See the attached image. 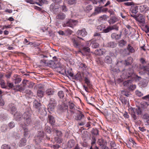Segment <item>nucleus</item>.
I'll return each mask as SVG.
<instances>
[{
  "instance_id": "7",
  "label": "nucleus",
  "mask_w": 149,
  "mask_h": 149,
  "mask_svg": "<svg viewBox=\"0 0 149 149\" xmlns=\"http://www.w3.org/2000/svg\"><path fill=\"white\" fill-rule=\"evenodd\" d=\"M118 26L117 25L115 24L112 26H109L106 29H104L103 31L104 33H107L113 30L118 31Z\"/></svg>"
},
{
  "instance_id": "48",
  "label": "nucleus",
  "mask_w": 149,
  "mask_h": 149,
  "mask_svg": "<svg viewBox=\"0 0 149 149\" xmlns=\"http://www.w3.org/2000/svg\"><path fill=\"white\" fill-rule=\"evenodd\" d=\"M82 50L84 52H89L90 51V49L88 47H82Z\"/></svg>"
},
{
  "instance_id": "1",
  "label": "nucleus",
  "mask_w": 149,
  "mask_h": 149,
  "mask_svg": "<svg viewBox=\"0 0 149 149\" xmlns=\"http://www.w3.org/2000/svg\"><path fill=\"white\" fill-rule=\"evenodd\" d=\"M31 109L30 108H27L23 114V118L26 125H29L32 123L31 116Z\"/></svg>"
},
{
  "instance_id": "22",
  "label": "nucleus",
  "mask_w": 149,
  "mask_h": 149,
  "mask_svg": "<svg viewBox=\"0 0 149 149\" xmlns=\"http://www.w3.org/2000/svg\"><path fill=\"white\" fill-rule=\"evenodd\" d=\"M69 107L71 110L70 111V112L72 113H75V111L74 105L72 103H69Z\"/></svg>"
},
{
  "instance_id": "46",
  "label": "nucleus",
  "mask_w": 149,
  "mask_h": 149,
  "mask_svg": "<svg viewBox=\"0 0 149 149\" xmlns=\"http://www.w3.org/2000/svg\"><path fill=\"white\" fill-rule=\"evenodd\" d=\"M55 141L58 143H61L63 141L62 139L60 137H56L55 138Z\"/></svg>"
},
{
  "instance_id": "14",
  "label": "nucleus",
  "mask_w": 149,
  "mask_h": 149,
  "mask_svg": "<svg viewBox=\"0 0 149 149\" xmlns=\"http://www.w3.org/2000/svg\"><path fill=\"white\" fill-rule=\"evenodd\" d=\"M102 7H96L95 9L94 12L91 15L94 16L96 15L99 13L103 11Z\"/></svg>"
},
{
  "instance_id": "36",
  "label": "nucleus",
  "mask_w": 149,
  "mask_h": 149,
  "mask_svg": "<svg viewBox=\"0 0 149 149\" xmlns=\"http://www.w3.org/2000/svg\"><path fill=\"white\" fill-rule=\"evenodd\" d=\"M148 83V82L146 79H143L141 83V85L143 87H145L147 86Z\"/></svg>"
},
{
  "instance_id": "2",
  "label": "nucleus",
  "mask_w": 149,
  "mask_h": 149,
  "mask_svg": "<svg viewBox=\"0 0 149 149\" xmlns=\"http://www.w3.org/2000/svg\"><path fill=\"white\" fill-rule=\"evenodd\" d=\"M130 111L131 112L132 117L135 120L137 118V117L135 115L136 113L137 115H141V110L139 107H138L136 109L131 108L130 109Z\"/></svg>"
},
{
  "instance_id": "10",
  "label": "nucleus",
  "mask_w": 149,
  "mask_h": 149,
  "mask_svg": "<svg viewBox=\"0 0 149 149\" xmlns=\"http://www.w3.org/2000/svg\"><path fill=\"white\" fill-rule=\"evenodd\" d=\"M33 107L37 110H39L42 109L41 104L38 101L35 100L33 102Z\"/></svg>"
},
{
  "instance_id": "45",
  "label": "nucleus",
  "mask_w": 149,
  "mask_h": 149,
  "mask_svg": "<svg viewBox=\"0 0 149 149\" xmlns=\"http://www.w3.org/2000/svg\"><path fill=\"white\" fill-rule=\"evenodd\" d=\"M38 111L41 115H45L46 114V111L44 107H42V109H41V110Z\"/></svg>"
},
{
  "instance_id": "35",
  "label": "nucleus",
  "mask_w": 149,
  "mask_h": 149,
  "mask_svg": "<svg viewBox=\"0 0 149 149\" xmlns=\"http://www.w3.org/2000/svg\"><path fill=\"white\" fill-rule=\"evenodd\" d=\"M37 95L40 98H42L43 96L44 93L43 91L39 89L37 91Z\"/></svg>"
},
{
  "instance_id": "29",
  "label": "nucleus",
  "mask_w": 149,
  "mask_h": 149,
  "mask_svg": "<svg viewBox=\"0 0 149 149\" xmlns=\"http://www.w3.org/2000/svg\"><path fill=\"white\" fill-rule=\"evenodd\" d=\"M9 109L10 111V112H11L12 114H13L14 112H15L16 111V109L13 104H9Z\"/></svg>"
},
{
  "instance_id": "37",
  "label": "nucleus",
  "mask_w": 149,
  "mask_h": 149,
  "mask_svg": "<svg viewBox=\"0 0 149 149\" xmlns=\"http://www.w3.org/2000/svg\"><path fill=\"white\" fill-rule=\"evenodd\" d=\"M54 93V91L51 89H47L45 92L46 94L48 95H53Z\"/></svg>"
},
{
  "instance_id": "47",
  "label": "nucleus",
  "mask_w": 149,
  "mask_h": 149,
  "mask_svg": "<svg viewBox=\"0 0 149 149\" xmlns=\"http://www.w3.org/2000/svg\"><path fill=\"white\" fill-rule=\"evenodd\" d=\"M91 45L92 47L94 48H98L99 46V44L96 42H91Z\"/></svg>"
},
{
  "instance_id": "8",
  "label": "nucleus",
  "mask_w": 149,
  "mask_h": 149,
  "mask_svg": "<svg viewBox=\"0 0 149 149\" xmlns=\"http://www.w3.org/2000/svg\"><path fill=\"white\" fill-rule=\"evenodd\" d=\"M77 23V22L76 20L70 19L66 23L64 24L63 26L64 27L70 26V27H72L75 26Z\"/></svg>"
},
{
  "instance_id": "26",
  "label": "nucleus",
  "mask_w": 149,
  "mask_h": 149,
  "mask_svg": "<svg viewBox=\"0 0 149 149\" xmlns=\"http://www.w3.org/2000/svg\"><path fill=\"white\" fill-rule=\"evenodd\" d=\"M56 105L49 103L48 105V109L49 111H54Z\"/></svg>"
},
{
  "instance_id": "50",
  "label": "nucleus",
  "mask_w": 149,
  "mask_h": 149,
  "mask_svg": "<svg viewBox=\"0 0 149 149\" xmlns=\"http://www.w3.org/2000/svg\"><path fill=\"white\" fill-rule=\"evenodd\" d=\"M47 62V66H48L50 67H52L54 64H55L54 62L52 60H48Z\"/></svg>"
},
{
  "instance_id": "16",
  "label": "nucleus",
  "mask_w": 149,
  "mask_h": 149,
  "mask_svg": "<svg viewBox=\"0 0 149 149\" xmlns=\"http://www.w3.org/2000/svg\"><path fill=\"white\" fill-rule=\"evenodd\" d=\"M118 21V18L114 15L111 17L110 20L108 21L110 25L113 24Z\"/></svg>"
},
{
  "instance_id": "58",
  "label": "nucleus",
  "mask_w": 149,
  "mask_h": 149,
  "mask_svg": "<svg viewBox=\"0 0 149 149\" xmlns=\"http://www.w3.org/2000/svg\"><path fill=\"white\" fill-rule=\"evenodd\" d=\"M121 100L123 104H126L128 102L127 99H126L125 97H122L121 98Z\"/></svg>"
},
{
  "instance_id": "4",
  "label": "nucleus",
  "mask_w": 149,
  "mask_h": 149,
  "mask_svg": "<svg viewBox=\"0 0 149 149\" xmlns=\"http://www.w3.org/2000/svg\"><path fill=\"white\" fill-rule=\"evenodd\" d=\"M29 81L26 80H24L22 81V85L20 86L17 85L14 87V90L17 91L22 92L24 90L26 86H28Z\"/></svg>"
},
{
  "instance_id": "13",
  "label": "nucleus",
  "mask_w": 149,
  "mask_h": 149,
  "mask_svg": "<svg viewBox=\"0 0 149 149\" xmlns=\"http://www.w3.org/2000/svg\"><path fill=\"white\" fill-rule=\"evenodd\" d=\"M59 72L63 75L65 74L67 77L70 76L72 78H73L74 77L73 73L71 72L70 70H67L66 71L65 70H64L63 71H59Z\"/></svg>"
},
{
  "instance_id": "39",
  "label": "nucleus",
  "mask_w": 149,
  "mask_h": 149,
  "mask_svg": "<svg viewBox=\"0 0 149 149\" xmlns=\"http://www.w3.org/2000/svg\"><path fill=\"white\" fill-rule=\"evenodd\" d=\"M24 136L25 138L28 137L29 135L30 134V132L28 130L27 128L24 130Z\"/></svg>"
},
{
  "instance_id": "28",
  "label": "nucleus",
  "mask_w": 149,
  "mask_h": 149,
  "mask_svg": "<svg viewBox=\"0 0 149 149\" xmlns=\"http://www.w3.org/2000/svg\"><path fill=\"white\" fill-rule=\"evenodd\" d=\"M26 140L25 138L22 139L19 143V146L20 147L24 146L26 145Z\"/></svg>"
},
{
  "instance_id": "5",
  "label": "nucleus",
  "mask_w": 149,
  "mask_h": 149,
  "mask_svg": "<svg viewBox=\"0 0 149 149\" xmlns=\"http://www.w3.org/2000/svg\"><path fill=\"white\" fill-rule=\"evenodd\" d=\"M79 40L80 39L78 38H72V40L74 46L76 48L80 49L82 48V46H81V44L79 42Z\"/></svg>"
},
{
  "instance_id": "44",
  "label": "nucleus",
  "mask_w": 149,
  "mask_h": 149,
  "mask_svg": "<svg viewBox=\"0 0 149 149\" xmlns=\"http://www.w3.org/2000/svg\"><path fill=\"white\" fill-rule=\"evenodd\" d=\"M138 7L137 6H136L134 7V8L132 9L131 11L132 13L133 14H136L138 11Z\"/></svg>"
},
{
  "instance_id": "3",
  "label": "nucleus",
  "mask_w": 149,
  "mask_h": 149,
  "mask_svg": "<svg viewBox=\"0 0 149 149\" xmlns=\"http://www.w3.org/2000/svg\"><path fill=\"white\" fill-rule=\"evenodd\" d=\"M44 133L43 131H38V133L34 137V141L36 144L40 143L44 138Z\"/></svg>"
},
{
  "instance_id": "6",
  "label": "nucleus",
  "mask_w": 149,
  "mask_h": 149,
  "mask_svg": "<svg viewBox=\"0 0 149 149\" xmlns=\"http://www.w3.org/2000/svg\"><path fill=\"white\" fill-rule=\"evenodd\" d=\"M134 73L133 70L132 68H129L126 70V73L123 74L124 78L127 79L132 76Z\"/></svg>"
},
{
  "instance_id": "54",
  "label": "nucleus",
  "mask_w": 149,
  "mask_h": 149,
  "mask_svg": "<svg viewBox=\"0 0 149 149\" xmlns=\"http://www.w3.org/2000/svg\"><path fill=\"white\" fill-rule=\"evenodd\" d=\"M93 8L92 6L91 5H88L86 8L85 10L86 12H88Z\"/></svg>"
},
{
  "instance_id": "32",
  "label": "nucleus",
  "mask_w": 149,
  "mask_h": 149,
  "mask_svg": "<svg viewBox=\"0 0 149 149\" xmlns=\"http://www.w3.org/2000/svg\"><path fill=\"white\" fill-rule=\"evenodd\" d=\"M117 45L116 43L114 42H109L107 45L108 47L114 48L116 47Z\"/></svg>"
},
{
  "instance_id": "23",
  "label": "nucleus",
  "mask_w": 149,
  "mask_h": 149,
  "mask_svg": "<svg viewBox=\"0 0 149 149\" xmlns=\"http://www.w3.org/2000/svg\"><path fill=\"white\" fill-rule=\"evenodd\" d=\"M48 121L49 123L52 125H53L55 122V120L54 118L52 115H48Z\"/></svg>"
},
{
  "instance_id": "24",
  "label": "nucleus",
  "mask_w": 149,
  "mask_h": 149,
  "mask_svg": "<svg viewBox=\"0 0 149 149\" xmlns=\"http://www.w3.org/2000/svg\"><path fill=\"white\" fill-rule=\"evenodd\" d=\"M105 62L108 64H111L112 62V58L109 56H106L105 58Z\"/></svg>"
},
{
  "instance_id": "20",
  "label": "nucleus",
  "mask_w": 149,
  "mask_h": 149,
  "mask_svg": "<svg viewBox=\"0 0 149 149\" xmlns=\"http://www.w3.org/2000/svg\"><path fill=\"white\" fill-rule=\"evenodd\" d=\"M73 79L79 80L81 81L82 80V74L79 73H78L75 75L74 76Z\"/></svg>"
},
{
  "instance_id": "31",
  "label": "nucleus",
  "mask_w": 149,
  "mask_h": 149,
  "mask_svg": "<svg viewBox=\"0 0 149 149\" xmlns=\"http://www.w3.org/2000/svg\"><path fill=\"white\" fill-rule=\"evenodd\" d=\"M118 45L120 47L125 46L127 44V42L124 40H121L118 42Z\"/></svg>"
},
{
  "instance_id": "49",
  "label": "nucleus",
  "mask_w": 149,
  "mask_h": 149,
  "mask_svg": "<svg viewBox=\"0 0 149 149\" xmlns=\"http://www.w3.org/2000/svg\"><path fill=\"white\" fill-rule=\"evenodd\" d=\"M15 86H14L13 84L12 83L8 81L7 82V86L8 87L10 88H12L13 87L14 89V87Z\"/></svg>"
},
{
  "instance_id": "64",
  "label": "nucleus",
  "mask_w": 149,
  "mask_h": 149,
  "mask_svg": "<svg viewBox=\"0 0 149 149\" xmlns=\"http://www.w3.org/2000/svg\"><path fill=\"white\" fill-rule=\"evenodd\" d=\"M143 118L145 120L149 119V115L147 113H145L143 115Z\"/></svg>"
},
{
  "instance_id": "43",
  "label": "nucleus",
  "mask_w": 149,
  "mask_h": 149,
  "mask_svg": "<svg viewBox=\"0 0 149 149\" xmlns=\"http://www.w3.org/2000/svg\"><path fill=\"white\" fill-rule=\"evenodd\" d=\"M49 103L56 105L57 104L56 101L52 97L50 98Z\"/></svg>"
},
{
  "instance_id": "21",
  "label": "nucleus",
  "mask_w": 149,
  "mask_h": 149,
  "mask_svg": "<svg viewBox=\"0 0 149 149\" xmlns=\"http://www.w3.org/2000/svg\"><path fill=\"white\" fill-rule=\"evenodd\" d=\"M127 49L128 51L127 54L129 55L130 53H134L135 50L133 47L130 44H128L127 47Z\"/></svg>"
},
{
  "instance_id": "17",
  "label": "nucleus",
  "mask_w": 149,
  "mask_h": 149,
  "mask_svg": "<svg viewBox=\"0 0 149 149\" xmlns=\"http://www.w3.org/2000/svg\"><path fill=\"white\" fill-rule=\"evenodd\" d=\"M122 35V32H121L119 34H118L116 33H113L111 35V38L113 39H115L116 40H119L121 37Z\"/></svg>"
},
{
  "instance_id": "19",
  "label": "nucleus",
  "mask_w": 149,
  "mask_h": 149,
  "mask_svg": "<svg viewBox=\"0 0 149 149\" xmlns=\"http://www.w3.org/2000/svg\"><path fill=\"white\" fill-rule=\"evenodd\" d=\"M84 116L81 112H80L79 114H78L75 117V119L77 120H84Z\"/></svg>"
},
{
  "instance_id": "41",
  "label": "nucleus",
  "mask_w": 149,
  "mask_h": 149,
  "mask_svg": "<svg viewBox=\"0 0 149 149\" xmlns=\"http://www.w3.org/2000/svg\"><path fill=\"white\" fill-rule=\"evenodd\" d=\"M148 105V103L146 102H143L141 103V107L143 108H146Z\"/></svg>"
},
{
  "instance_id": "12",
  "label": "nucleus",
  "mask_w": 149,
  "mask_h": 149,
  "mask_svg": "<svg viewBox=\"0 0 149 149\" xmlns=\"http://www.w3.org/2000/svg\"><path fill=\"white\" fill-rule=\"evenodd\" d=\"M58 108L61 111L63 112L68 109V106L65 104L63 103L61 105H58Z\"/></svg>"
},
{
  "instance_id": "56",
  "label": "nucleus",
  "mask_w": 149,
  "mask_h": 149,
  "mask_svg": "<svg viewBox=\"0 0 149 149\" xmlns=\"http://www.w3.org/2000/svg\"><path fill=\"white\" fill-rule=\"evenodd\" d=\"M91 146H94L95 145V143H96L95 137L94 136H93L91 137Z\"/></svg>"
},
{
  "instance_id": "18",
  "label": "nucleus",
  "mask_w": 149,
  "mask_h": 149,
  "mask_svg": "<svg viewBox=\"0 0 149 149\" xmlns=\"http://www.w3.org/2000/svg\"><path fill=\"white\" fill-rule=\"evenodd\" d=\"M133 58L131 57H130L125 60L124 64L126 66H129L131 65L133 63Z\"/></svg>"
},
{
  "instance_id": "40",
  "label": "nucleus",
  "mask_w": 149,
  "mask_h": 149,
  "mask_svg": "<svg viewBox=\"0 0 149 149\" xmlns=\"http://www.w3.org/2000/svg\"><path fill=\"white\" fill-rule=\"evenodd\" d=\"M50 9L51 10H52V11H53V12L55 13H57L59 11V8H54L52 6H50Z\"/></svg>"
},
{
  "instance_id": "57",
  "label": "nucleus",
  "mask_w": 149,
  "mask_h": 149,
  "mask_svg": "<svg viewBox=\"0 0 149 149\" xmlns=\"http://www.w3.org/2000/svg\"><path fill=\"white\" fill-rule=\"evenodd\" d=\"M91 132L93 135H97L98 134V131L96 129L93 128L91 131Z\"/></svg>"
},
{
  "instance_id": "51",
  "label": "nucleus",
  "mask_w": 149,
  "mask_h": 149,
  "mask_svg": "<svg viewBox=\"0 0 149 149\" xmlns=\"http://www.w3.org/2000/svg\"><path fill=\"white\" fill-rule=\"evenodd\" d=\"M131 81L130 80H128L125 81L123 83V85L124 86H127V88L131 84Z\"/></svg>"
},
{
  "instance_id": "33",
  "label": "nucleus",
  "mask_w": 149,
  "mask_h": 149,
  "mask_svg": "<svg viewBox=\"0 0 149 149\" xmlns=\"http://www.w3.org/2000/svg\"><path fill=\"white\" fill-rule=\"evenodd\" d=\"M52 130L53 132L56 133L57 136L59 137L62 136V133L61 131L58 130L54 128H52Z\"/></svg>"
},
{
  "instance_id": "60",
  "label": "nucleus",
  "mask_w": 149,
  "mask_h": 149,
  "mask_svg": "<svg viewBox=\"0 0 149 149\" xmlns=\"http://www.w3.org/2000/svg\"><path fill=\"white\" fill-rule=\"evenodd\" d=\"M7 128V125H2L1 128V130L2 132H4L6 130Z\"/></svg>"
},
{
  "instance_id": "59",
  "label": "nucleus",
  "mask_w": 149,
  "mask_h": 149,
  "mask_svg": "<svg viewBox=\"0 0 149 149\" xmlns=\"http://www.w3.org/2000/svg\"><path fill=\"white\" fill-rule=\"evenodd\" d=\"M45 132H47L49 134H50L51 133L50 128L49 126H46L45 127Z\"/></svg>"
},
{
  "instance_id": "53",
  "label": "nucleus",
  "mask_w": 149,
  "mask_h": 149,
  "mask_svg": "<svg viewBox=\"0 0 149 149\" xmlns=\"http://www.w3.org/2000/svg\"><path fill=\"white\" fill-rule=\"evenodd\" d=\"M85 83L87 84L88 86H89L90 88L91 87V84L90 83L89 80L88 79L87 77H86L85 78Z\"/></svg>"
},
{
  "instance_id": "15",
  "label": "nucleus",
  "mask_w": 149,
  "mask_h": 149,
  "mask_svg": "<svg viewBox=\"0 0 149 149\" xmlns=\"http://www.w3.org/2000/svg\"><path fill=\"white\" fill-rule=\"evenodd\" d=\"M22 114L18 112H16L14 115V118L16 121H20L22 118Z\"/></svg>"
},
{
  "instance_id": "11",
  "label": "nucleus",
  "mask_w": 149,
  "mask_h": 149,
  "mask_svg": "<svg viewBox=\"0 0 149 149\" xmlns=\"http://www.w3.org/2000/svg\"><path fill=\"white\" fill-rule=\"evenodd\" d=\"M136 20L140 23H144L145 22L144 17L142 14H138Z\"/></svg>"
},
{
  "instance_id": "27",
  "label": "nucleus",
  "mask_w": 149,
  "mask_h": 149,
  "mask_svg": "<svg viewBox=\"0 0 149 149\" xmlns=\"http://www.w3.org/2000/svg\"><path fill=\"white\" fill-rule=\"evenodd\" d=\"M104 52L102 49H97L94 52V54L96 55L100 56L104 54Z\"/></svg>"
},
{
  "instance_id": "34",
  "label": "nucleus",
  "mask_w": 149,
  "mask_h": 149,
  "mask_svg": "<svg viewBox=\"0 0 149 149\" xmlns=\"http://www.w3.org/2000/svg\"><path fill=\"white\" fill-rule=\"evenodd\" d=\"M18 75H15L14 77L15 78V84H17L20 83L22 79L21 78L18 77Z\"/></svg>"
},
{
  "instance_id": "61",
  "label": "nucleus",
  "mask_w": 149,
  "mask_h": 149,
  "mask_svg": "<svg viewBox=\"0 0 149 149\" xmlns=\"http://www.w3.org/2000/svg\"><path fill=\"white\" fill-rule=\"evenodd\" d=\"M105 27V26L104 24H101L97 26V29L98 30L101 31L102 29H104V28Z\"/></svg>"
},
{
  "instance_id": "52",
  "label": "nucleus",
  "mask_w": 149,
  "mask_h": 149,
  "mask_svg": "<svg viewBox=\"0 0 149 149\" xmlns=\"http://www.w3.org/2000/svg\"><path fill=\"white\" fill-rule=\"evenodd\" d=\"M58 95L60 98H63L64 96V93L62 91H59L58 93Z\"/></svg>"
},
{
  "instance_id": "55",
  "label": "nucleus",
  "mask_w": 149,
  "mask_h": 149,
  "mask_svg": "<svg viewBox=\"0 0 149 149\" xmlns=\"http://www.w3.org/2000/svg\"><path fill=\"white\" fill-rule=\"evenodd\" d=\"M121 93L123 95L127 97H128L130 95H131L129 93V92H128L127 91H126L125 90L122 91Z\"/></svg>"
},
{
  "instance_id": "63",
  "label": "nucleus",
  "mask_w": 149,
  "mask_h": 149,
  "mask_svg": "<svg viewBox=\"0 0 149 149\" xmlns=\"http://www.w3.org/2000/svg\"><path fill=\"white\" fill-rule=\"evenodd\" d=\"M77 0H67L68 3L70 5L74 4L76 3Z\"/></svg>"
},
{
  "instance_id": "9",
  "label": "nucleus",
  "mask_w": 149,
  "mask_h": 149,
  "mask_svg": "<svg viewBox=\"0 0 149 149\" xmlns=\"http://www.w3.org/2000/svg\"><path fill=\"white\" fill-rule=\"evenodd\" d=\"M77 34L78 36V38L80 39L83 40L84 39L80 37L82 36L84 37L87 35V32L85 29H83L80 30H78L77 33Z\"/></svg>"
},
{
  "instance_id": "25",
  "label": "nucleus",
  "mask_w": 149,
  "mask_h": 149,
  "mask_svg": "<svg viewBox=\"0 0 149 149\" xmlns=\"http://www.w3.org/2000/svg\"><path fill=\"white\" fill-rule=\"evenodd\" d=\"M65 17V15L63 13H60L56 17V19L59 20H63L64 19Z\"/></svg>"
},
{
  "instance_id": "42",
  "label": "nucleus",
  "mask_w": 149,
  "mask_h": 149,
  "mask_svg": "<svg viewBox=\"0 0 149 149\" xmlns=\"http://www.w3.org/2000/svg\"><path fill=\"white\" fill-rule=\"evenodd\" d=\"M128 143L132 145L133 147H134L136 146V144L132 138H131L129 139V141Z\"/></svg>"
},
{
  "instance_id": "62",
  "label": "nucleus",
  "mask_w": 149,
  "mask_h": 149,
  "mask_svg": "<svg viewBox=\"0 0 149 149\" xmlns=\"http://www.w3.org/2000/svg\"><path fill=\"white\" fill-rule=\"evenodd\" d=\"M116 65L118 67H121L123 65V63L122 61L118 60L117 61Z\"/></svg>"
},
{
  "instance_id": "38",
  "label": "nucleus",
  "mask_w": 149,
  "mask_h": 149,
  "mask_svg": "<svg viewBox=\"0 0 149 149\" xmlns=\"http://www.w3.org/2000/svg\"><path fill=\"white\" fill-rule=\"evenodd\" d=\"M58 65H59V66H56V68H58V70H60L59 71H63L64 69V66L61 64L60 63H58Z\"/></svg>"
},
{
  "instance_id": "30",
  "label": "nucleus",
  "mask_w": 149,
  "mask_h": 149,
  "mask_svg": "<svg viewBox=\"0 0 149 149\" xmlns=\"http://www.w3.org/2000/svg\"><path fill=\"white\" fill-rule=\"evenodd\" d=\"M75 144V142L73 140H70L68 143V147L71 148L74 147Z\"/></svg>"
}]
</instances>
